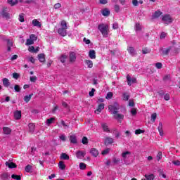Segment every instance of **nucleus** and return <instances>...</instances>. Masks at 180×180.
<instances>
[{
    "label": "nucleus",
    "instance_id": "f257e3e1",
    "mask_svg": "<svg viewBox=\"0 0 180 180\" xmlns=\"http://www.w3.org/2000/svg\"><path fill=\"white\" fill-rule=\"evenodd\" d=\"M98 29L103 37L109 36V25L108 24H100Z\"/></svg>",
    "mask_w": 180,
    "mask_h": 180
},
{
    "label": "nucleus",
    "instance_id": "f03ea898",
    "mask_svg": "<svg viewBox=\"0 0 180 180\" xmlns=\"http://www.w3.org/2000/svg\"><path fill=\"white\" fill-rule=\"evenodd\" d=\"M61 27L58 30V33L62 37H65L67 36V22L65 20H62L60 22Z\"/></svg>",
    "mask_w": 180,
    "mask_h": 180
},
{
    "label": "nucleus",
    "instance_id": "7ed1b4c3",
    "mask_svg": "<svg viewBox=\"0 0 180 180\" xmlns=\"http://www.w3.org/2000/svg\"><path fill=\"white\" fill-rule=\"evenodd\" d=\"M108 110H110V112H112V115H115L116 113H118V112H119V105H117V103H115V105H108Z\"/></svg>",
    "mask_w": 180,
    "mask_h": 180
},
{
    "label": "nucleus",
    "instance_id": "20e7f679",
    "mask_svg": "<svg viewBox=\"0 0 180 180\" xmlns=\"http://www.w3.org/2000/svg\"><path fill=\"white\" fill-rule=\"evenodd\" d=\"M172 49V46H169L167 49L160 48L159 50V53L161 54V56H168V54H169V51H171Z\"/></svg>",
    "mask_w": 180,
    "mask_h": 180
},
{
    "label": "nucleus",
    "instance_id": "39448f33",
    "mask_svg": "<svg viewBox=\"0 0 180 180\" xmlns=\"http://www.w3.org/2000/svg\"><path fill=\"white\" fill-rule=\"evenodd\" d=\"M77 60V53L74 51H70L69 53V61L70 63H75Z\"/></svg>",
    "mask_w": 180,
    "mask_h": 180
},
{
    "label": "nucleus",
    "instance_id": "423d86ee",
    "mask_svg": "<svg viewBox=\"0 0 180 180\" xmlns=\"http://www.w3.org/2000/svg\"><path fill=\"white\" fill-rule=\"evenodd\" d=\"M127 81L129 86L131 85V84H137V79L135 77L131 78L129 75H127Z\"/></svg>",
    "mask_w": 180,
    "mask_h": 180
},
{
    "label": "nucleus",
    "instance_id": "0eeeda50",
    "mask_svg": "<svg viewBox=\"0 0 180 180\" xmlns=\"http://www.w3.org/2000/svg\"><path fill=\"white\" fill-rule=\"evenodd\" d=\"M114 119L116 120H119L120 123H122V120L124 119V115L123 114H119L118 112H116L115 114H112Z\"/></svg>",
    "mask_w": 180,
    "mask_h": 180
},
{
    "label": "nucleus",
    "instance_id": "6e6552de",
    "mask_svg": "<svg viewBox=\"0 0 180 180\" xmlns=\"http://www.w3.org/2000/svg\"><path fill=\"white\" fill-rule=\"evenodd\" d=\"M162 20L166 23H172V18L171 15L166 14L162 18Z\"/></svg>",
    "mask_w": 180,
    "mask_h": 180
},
{
    "label": "nucleus",
    "instance_id": "1a4fd4ad",
    "mask_svg": "<svg viewBox=\"0 0 180 180\" xmlns=\"http://www.w3.org/2000/svg\"><path fill=\"white\" fill-rule=\"evenodd\" d=\"M103 109H105V104L101 103L98 105L96 110L94 111V113H96V115H99V113H101V112H102Z\"/></svg>",
    "mask_w": 180,
    "mask_h": 180
},
{
    "label": "nucleus",
    "instance_id": "9d476101",
    "mask_svg": "<svg viewBox=\"0 0 180 180\" xmlns=\"http://www.w3.org/2000/svg\"><path fill=\"white\" fill-rule=\"evenodd\" d=\"M14 117L15 120H20V119H22V111L21 110L15 111Z\"/></svg>",
    "mask_w": 180,
    "mask_h": 180
},
{
    "label": "nucleus",
    "instance_id": "9b49d317",
    "mask_svg": "<svg viewBox=\"0 0 180 180\" xmlns=\"http://www.w3.org/2000/svg\"><path fill=\"white\" fill-rule=\"evenodd\" d=\"M101 127L105 133H110V129H109V126H108L107 123H102Z\"/></svg>",
    "mask_w": 180,
    "mask_h": 180
},
{
    "label": "nucleus",
    "instance_id": "f8f14e48",
    "mask_svg": "<svg viewBox=\"0 0 180 180\" xmlns=\"http://www.w3.org/2000/svg\"><path fill=\"white\" fill-rule=\"evenodd\" d=\"M86 154V153L85 152H82L81 150H78L77 153H76V157L77 158H79V159H82V158H84V157H85V155Z\"/></svg>",
    "mask_w": 180,
    "mask_h": 180
},
{
    "label": "nucleus",
    "instance_id": "ddd939ff",
    "mask_svg": "<svg viewBox=\"0 0 180 180\" xmlns=\"http://www.w3.org/2000/svg\"><path fill=\"white\" fill-rule=\"evenodd\" d=\"M6 166L8 167L10 169L17 168L18 167V165H15V163L13 162H6Z\"/></svg>",
    "mask_w": 180,
    "mask_h": 180
},
{
    "label": "nucleus",
    "instance_id": "4468645a",
    "mask_svg": "<svg viewBox=\"0 0 180 180\" xmlns=\"http://www.w3.org/2000/svg\"><path fill=\"white\" fill-rule=\"evenodd\" d=\"M69 140L72 144H77L78 143L77 140V136L75 135H70L69 137Z\"/></svg>",
    "mask_w": 180,
    "mask_h": 180
},
{
    "label": "nucleus",
    "instance_id": "2eb2a0df",
    "mask_svg": "<svg viewBox=\"0 0 180 180\" xmlns=\"http://www.w3.org/2000/svg\"><path fill=\"white\" fill-rule=\"evenodd\" d=\"M89 57H90V58H91V60H95V58H96V52H95V50L89 51Z\"/></svg>",
    "mask_w": 180,
    "mask_h": 180
},
{
    "label": "nucleus",
    "instance_id": "dca6fc26",
    "mask_svg": "<svg viewBox=\"0 0 180 180\" xmlns=\"http://www.w3.org/2000/svg\"><path fill=\"white\" fill-rule=\"evenodd\" d=\"M90 153L91 155H93V157H98V155H99V151H98L95 148H93L90 150Z\"/></svg>",
    "mask_w": 180,
    "mask_h": 180
},
{
    "label": "nucleus",
    "instance_id": "f3484780",
    "mask_svg": "<svg viewBox=\"0 0 180 180\" xmlns=\"http://www.w3.org/2000/svg\"><path fill=\"white\" fill-rule=\"evenodd\" d=\"M3 81V85L5 86V88H8L11 86V82H9V79L8 78H4L2 79Z\"/></svg>",
    "mask_w": 180,
    "mask_h": 180
},
{
    "label": "nucleus",
    "instance_id": "a211bd4d",
    "mask_svg": "<svg viewBox=\"0 0 180 180\" xmlns=\"http://www.w3.org/2000/svg\"><path fill=\"white\" fill-rule=\"evenodd\" d=\"M32 25L33 26H35L36 27H41V22L37 20V19H34L32 20Z\"/></svg>",
    "mask_w": 180,
    "mask_h": 180
},
{
    "label": "nucleus",
    "instance_id": "6ab92c4d",
    "mask_svg": "<svg viewBox=\"0 0 180 180\" xmlns=\"http://www.w3.org/2000/svg\"><path fill=\"white\" fill-rule=\"evenodd\" d=\"M112 143H113V139L110 137H106L105 139L104 144L105 146H108V145L112 144Z\"/></svg>",
    "mask_w": 180,
    "mask_h": 180
},
{
    "label": "nucleus",
    "instance_id": "aec40b11",
    "mask_svg": "<svg viewBox=\"0 0 180 180\" xmlns=\"http://www.w3.org/2000/svg\"><path fill=\"white\" fill-rule=\"evenodd\" d=\"M38 58L40 63H44L46 61V55H44V53L39 54Z\"/></svg>",
    "mask_w": 180,
    "mask_h": 180
},
{
    "label": "nucleus",
    "instance_id": "412c9836",
    "mask_svg": "<svg viewBox=\"0 0 180 180\" xmlns=\"http://www.w3.org/2000/svg\"><path fill=\"white\" fill-rule=\"evenodd\" d=\"M3 131L4 133V134H11V133H12V129H11V128L9 127H3Z\"/></svg>",
    "mask_w": 180,
    "mask_h": 180
},
{
    "label": "nucleus",
    "instance_id": "4be33fe9",
    "mask_svg": "<svg viewBox=\"0 0 180 180\" xmlns=\"http://www.w3.org/2000/svg\"><path fill=\"white\" fill-rule=\"evenodd\" d=\"M58 167L60 169H61L62 171H64V169H65V164H64V161L63 160L60 161L58 163Z\"/></svg>",
    "mask_w": 180,
    "mask_h": 180
},
{
    "label": "nucleus",
    "instance_id": "5701e85b",
    "mask_svg": "<svg viewBox=\"0 0 180 180\" xmlns=\"http://www.w3.org/2000/svg\"><path fill=\"white\" fill-rule=\"evenodd\" d=\"M60 160H70V156L65 153H62L60 154Z\"/></svg>",
    "mask_w": 180,
    "mask_h": 180
},
{
    "label": "nucleus",
    "instance_id": "b1692460",
    "mask_svg": "<svg viewBox=\"0 0 180 180\" xmlns=\"http://www.w3.org/2000/svg\"><path fill=\"white\" fill-rule=\"evenodd\" d=\"M33 96V94H30V95H28V96H25V97H24V101H25V102H26V103H28V102H30V99H32V97Z\"/></svg>",
    "mask_w": 180,
    "mask_h": 180
},
{
    "label": "nucleus",
    "instance_id": "393cba45",
    "mask_svg": "<svg viewBox=\"0 0 180 180\" xmlns=\"http://www.w3.org/2000/svg\"><path fill=\"white\" fill-rule=\"evenodd\" d=\"M102 15L103 16H109V15H110V11H109V9L105 8L102 11Z\"/></svg>",
    "mask_w": 180,
    "mask_h": 180
},
{
    "label": "nucleus",
    "instance_id": "a878e982",
    "mask_svg": "<svg viewBox=\"0 0 180 180\" xmlns=\"http://www.w3.org/2000/svg\"><path fill=\"white\" fill-rule=\"evenodd\" d=\"M28 127H29V130L30 131V133H33V131H34V129H35V125L33 123H30L28 124Z\"/></svg>",
    "mask_w": 180,
    "mask_h": 180
},
{
    "label": "nucleus",
    "instance_id": "bb28decb",
    "mask_svg": "<svg viewBox=\"0 0 180 180\" xmlns=\"http://www.w3.org/2000/svg\"><path fill=\"white\" fill-rule=\"evenodd\" d=\"M145 178L147 179V180H154L155 179V176L154 174H145Z\"/></svg>",
    "mask_w": 180,
    "mask_h": 180
},
{
    "label": "nucleus",
    "instance_id": "cd10ccee",
    "mask_svg": "<svg viewBox=\"0 0 180 180\" xmlns=\"http://www.w3.org/2000/svg\"><path fill=\"white\" fill-rule=\"evenodd\" d=\"M161 15H162V13L160 11H156L155 12V13L153 15V18H160V16H161Z\"/></svg>",
    "mask_w": 180,
    "mask_h": 180
},
{
    "label": "nucleus",
    "instance_id": "c85d7f7f",
    "mask_svg": "<svg viewBox=\"0 0 180 180\" xmlns=\"http://www.w3.org/2000/svg\"><path fill=\"white\" fill-rule=\"evenodd\" d=\"M85 63L89 68H92V67H94V63L92 60H86Z\"/></svg>",
    "mask_w": 180,
    "mask_h": 180
},
{
    "label": "nucleus",
    "instance_id": "c756f323",
    "mask_svg": "<svg viewBox=\"0 0 180 180\" xmlns=\"http://www.w3.org/2000/svg\"><path fill=\"white\" fill-rule=\"evenodd\" d=\"M1 15L3 18H6V19H9V13H6V11L3 10L1 12Z\"/></svg>",
    "mask_w": 180,
    "mask_h": 180
},
{
    "label": "nucleus",
    "instance_id": "7c9ffc66",
    "mask_svg": "<svg viewBox=\"0 0 180 180\" xmlns=\"http://www.w3.org/2000/svg\"><path fill=\"white\" fill-rule=\"evenodd\" d=\"M128 53L131 54V56H134V48L129 46L127 48Z\"/></svg>",
    "mask_w": 180,
    "mask_h": 180
},
{
    "label": "nucleus",
    "instance_id": "2f4dec72",
    "mask_svg": "<svg viewBox=\"0 0 180 180\" xmlns=\"http://www.w3.org/2000/svg\"><path fill=\"white\" fill-rule=\"evenodd\" d=\"M8 4L11 6H15L18 4V0H8Z\"/></svg>",
    "mask_w": 180,
    "mask_h": 180
},
{
    "label": "nucleus",
    "instance_id": "473e14b6",
    "mask_svg": "<svg viewBox=\"0 0 180 180\" xmlns=\"http://www.w3.org/2000/svg\"><path fill=\"white\" fill-rule=\"evenodd\" d=\"M131 153L130 151H126L122 153V157L124 159L127 158V155H130Z\"/></svg>",
    "mask_w": 180,
    "mask_h": 180
},
{
    "label": "nucleus",
    "instance_id": "72a5a7b5",
    "mask_svg": "<svg viewBox=\"0 0 180 180\" xmlns=\"http://www.w3.org/2000/svg\"><path fill=\"white\" fill-rule=\"evenodd\" d=\"M26 46H32V44H34V41L33 39H27L25 43Z\"/></svg>",
    "mask_w": 180,
    "mask_h": 180
},
{
    "label": "nucleus",
    "instance_id": "f704fd0d",
    "mask_svg": "<svg viewBox=\"0 0 180 180\" xmlns=\"http://www.w3.org/2000/svg\"><path fill=\"white\" fill-rule=\"evenodd\" d=\"M59 60L60 63H65V60H67V55H61V56L59 58Z\"/></svg>",
    "mask_w": 180,
    "mask_h": 180
},
{
    "label": "nucleus",
    "instance_id": "c9c22d12",
    "mask_svg": "<svg viewBox=\"0 0 180 180\" xmlns=\"http://www.w3.org/2000/svg\"><path fill=\"white\" fill-rule=\"evenodd\" d=\"M11 178L12 179L22 180V176H20V175L12 174Z\"/></svg>",
    "mask_w": 180,
    "mask_h": 180
},
{
    "label": "nucleus",
    "instance_id": "e433bc0d",
    "mask_svg": "<svg viewBox=\"0 0 180 180\" xmlns=\"http://www.w3.org/2000/svg\"><path fill=\"white\" fill-rule=\"evenodd\" d=\"M9 179V174L8 173H4L1 174V179L6 180Z\"/></svg>",
    "mask_w": 180,
    "mask_h": 180
},
{
    "label": "nucleus",
    "instance_id": "4c0bfd02",
    "mask_svg": "<svg viewBox=\"0 0 180 180\" xmlns=\"http://www.w3.org/2000/svg\"><path fill=\"white\" fill-rule=\"evenodd\" d=\"M18 20H19V22H25V14H23V13L20 14Z\"/></svg>",
    "mask_w": 180,
    "mask_h": 180
},
{
    "label": "nucleus",
    "instance_id": "58836bf2",
    "mask_svg": "<svg viewBox=\"0 0 180 180\" xmlns=\"http://www.w3.org/2000/svg\"><path fill=\"white\" fill-rule=\"evenodd\" d=\"M130 96L127 94V93H123V100L124 101H129Z\"/></svg>",
    "mask_w": 180,
    "mask_h": 180
},
{
    "label": "nucleus",
    "instance_id": "ea45409f",
    "mask_svg": "<svg viewBox=\"0 0 180 180\" xmlns=\"http://www.w3.org/2000/svg\"><path fill=\"white\" fill-rule=\"evenodd\" d=\"M82 144L86 145L88 144V138L86 136H84L82 139Z\"/></svg>",
    "mask_w": 180,
    "mask_h": 180
},
{
    "label": "nucleus",
    "instance_id": "a19ab883",
    "mask_svg": "<svg viewBox=\"0 0 180 180\" xmlns=\"http://www.w3.org/2000/svg\"><path fill=\"white\" fill-rule=\"evenodd\" d=\"M30 39L31 40H32L33 41H36V40H37V36H36L34 34H32L30 36Z\"/></svg>",
    "mask_w": 180,
    "mask_h": 180
},
{
    "label": "nucleus",
    "instance_id": "79ce46f5",
    "mask_svg": "<svg viewBox=\"0 0 180 180\" xmlns=\"http://www.w3.org/2000/svg\"><path fill=\"white\" fill-rule=\"evenodd\" d=\"M55 118L54 117H51L49 119L46 120V124H51L53 122H54Z\"/></svg>",
    "mask_w": 180,
    "mask_h": 180
},
{
    "label": "nucleus",
    "instance_id": "37998d69",
    "mask_svg": "<svg viewBox=\"0 0 180 180\" xmlns=\"http://www.w3.org/2000/svg\"><path fill=\"white\" fill-rule=\"evenodd\" d=\"M135 30H136V32H140V31H141V25H140V24H139V23H136V27H135Z\"/></svg>",
    "mask_w": 180,
    "mask_h": 180
},
{
    "label": "nucleus",
    "instance_id": "c03bdc74",
    "mask_svg": "<svg viewBox=\"0 0 180 180\" xmlns=\"http://www.w3.org/2000/svg\"><path fill=\"white\" fill-rule=\"evenodd\" d=\"M155 119H157V113H153L151 115L152 123H154V122H155Z\"/></svg>",
    "mask_w": 180,
    "mask_h": 180
},
{
    "label": "nucleus",
    "instance_id": "a18cd8bd",
    "mask_svg": "<svg viewBox=\"0 0 180 180\" xmlns=\"http://www.w3.org/2000/svg\"><path fill=\"white\" fill-rule=\"evenodd\" d=\"M79 168H80V169H82V170L86 169V165L85 163H84V162H81L79 164Z\"/></svg>",
    "mask_w": 180,
    "mask_h": 180
},
{
    "label": "nucleus",
    "instance_id": "49530a36",
    "mask_svg": "<svg viewBox=\"0 0 180 180\" xmlns=\"http://www.w3.org/2000/svg\"><path fill=\"white\" fill-rule=\"evenodd\" d=\"M110 151V148H106L105 150H104L101 152V154H102V155H106V154H109Z\"/></svg>",
    "mask_w": 180,
    "mask_h": 180
},
{
    "label": "nucleus",
    "instance_id": "de8ad7c7",
    "mask_svg": "<svg viewBox=\"0 0 180 180\" xmlns=\"http://www.w3.org/2000/svg\"><path fill=\"white\" fill-rule=\"evenodd\" d=\"M112 98H113V93L112 92H108L107 94V96L105 97L106 99H112Z\"/></svg>",
    "mask_w": 180,
    "mask_h": 180
},
{
    "label": "nucleus",
    "instance_id": "09e8293b",
    "mask_svg": "<svg viewBox=\"0 0 180 180\" xmlns=\"http://www.w3.org/2000/svg\"><path fill=\"white\" fill-rule=\"evenodd\" d=\"M32 165H27L26 167H25V172H30V171L32 170Z\"/></svg>",
    "mask_w": 180,
    "mask_h": 180
},
{
    "label": "nucleus",
    "instance_id": "8fccbe9b",
    "mask_svg": "<svg viewBox=\"0 0 180 180\" xmlns=\"http://www.w3.org/2000/svg\"><path fill=\"white\" fill-rule=\"evenodd\" d=\"M131 114L132 115V116H136V115H137V109L131 108Z\"/></svg>",
    "mask_w": 180,
    "mask_h": 180
},
{
    "label": "nucleus",
    "instance_id": "3c124183",
    "mask_svg": "<svg viewBox=\"0 0 180 180\" xmlns=\"http://www.w3.org/2000/svg\"><path fill=\"white\" fill-rule=\"evenodd\" d=\"M158 161L162 159V152H158L157 155Z\"/></svg>",
    "mask_w": 180,
    "mask_h": 180
},
{
    "label": "nucleus",
    "instance_id": "603ef678",
    "mask_svg": "<svg viewBox=\"0 0 180 180\" xmlns=\"http://www.w3.org/2000/svg\"><path fill=\"white\" fill-rule=\"evenodd\" d=\"M145 131H144V130H141V129H136V131H135V134H137V135H139V134H143V133H145Z\"/></svg>",
    "mask_w": 180,
    "mask_h": 180
},
{
    "label": "nucleus",
    "instance_id": "864d4df0",
    "mask_svg": "<svg viewBox=\"0 0 180 180\" xmlns=\"http://www.w3.org/2000/svg\"><path fill=\"white\" fill-rule=\"evenodd\" d=\"M13 42L11 41L10 39H7V47H13Z\"/></svg>",
    "mask_w": 180,
    "mask_h": 180
},
{
    "label": "nucleus",
    "instance_id": "5fc2aeb1",
    "mask_svg": "<svg viewBox=\"0 0 180 180\" xmlns=\"http://www.w3.org/2000/svg\"><path fill=\"white\" fill-rule=\"evenodd\" d=\"M14 89H15V92H20V86L15 84L14 86Z\"/></svg>",
    "mask_w": 180,
    "mask_h": 180
},
{
    "label": "nucleus",
    "instance_id": "6e6d98bb",
    "mask_svg": "<svg viewBox=\"0 0 180 180\" xmlns=\"http://www.w3.org/2000/svg\"><path fill=\"white\" fill-rule=\"evenodd\" d=\"M30 81L31 82H36V81H37V77H36V76L30 77Z\"/></svg>",
    "mask_w": 180,
    "mask_h": 180
},
{
    "label": "nucleus",
    "instance_id": "4d7b16f0",
    "mask_svg": "<svg viewBox=\"0 0 180 180\" xmlns=\"http://www.w3.org/2000/svg\"><path fill=\"white\" fill-rule=\"evenodd\" d=\"M155 67H156V68H158V70H161V68H162V63H157L155 64Z\"/></svg>",
    "mask_w": 180,
    "mask_h": 180
},
{
    "label": "nucleus",
    "instance_id": "13d9d810",
    "mask_svg": "<svg viewBox=\"0 0 180 180\" xmlns=\"http://www.w3.org/2000/svg\"><path fill=\"white\" fill-rule=\"evenodd\" d=\"M115 11L117 13H119V11H120V6L117 4L115 5L114 6Z\"/></svg>",
    "mask_w": 180,
    "mask_h": 180
},
{
    "label": "nucleus",
    "instance_id": "bf43d9fd",
    "mask_svg": "<svg viewBox=\"0 0 180 180\" xmlns=\"http://www.w3.org/2000/svg\"><path fill=\"white\" fill-rule=\"evenodd\" d=\"M62 106H63V108H65V109H70V106H68V104L65 101L62 102Z\"/></svg>",
    "mask_w": 180,
    "mask_h": 180
},
{
    "label": "nucleus",
    "instance_id": "052dcab7",
    "mask_svg": "<svg viewBox=\"0 0 180 180\" xmlns=\"http://www.w3.org/2000/svg\"><path fill=\"white\" fill-rule=\"evenodd\" d=\"M112 162H113L115 164H119V162H120V159L116 158H113Z\"/></svg>",
    "mask_w": 180,
    "mask_h": 180
},
{
    "label": "nucleus",
    "instance_id": "680f3d73",
    "mask_svg": "<svg viewBox=\"0 0 180 180\" xmlns=\"http://www.w3.org/2000/svg\"><path fill=\"white\" fill-rule=\"evenodd\" d=\"M142 53L143 54H148V53H150V51L147 49V48H143L142 49Z\"/></svg>",
    "mask_w": 180,
    "mask_h": 180
},
{
    "label": "nucleus",
    "instance_id": "e2e57ef3",
    "mask_svg": "<svg viewBox=\"0 0 180 180\" xmlns=\"http://www.w3.org/2000/svg\"><path fill=\"white\" fill-rule=\"evenodd\" d=\"M28 51H30V53H34V46H29Z\"/></svg>",
    "mask_w": 180,
    "mask_h": 180
},
{
    "label": "nucleus",
    "instance_id": "0e129e2a",
    "mask_svg": "<svg viewBox=\"0 0 180 180\" xmlns=\"http://www.w3.org/2000/svg\"><path fill=\"white\" fill-rule=\"evenodd\" d=\"M20 75L18 73H16V72L13 73V78H14V79H18Z\"/></svg>",
    "mask_w": 180,
    "mask_h": 180
},
{
    "label": "nucleus",
    "instance_id": "69168bd1",
    "mask_svg": "<svg viewBox=\"0 0 180 180\" xmlns=\"http://www.w3.org/2000/svg\"><path fill=\"white\" fill-rule=\"evenodd\" d=\"M164 99H165V101H169V99H171V97L169 96V94H166L164 96Z\"/></svg>",
    "mask_w": 180,
    "mask_h": 180
},
{
    "label": "nucleus",
    "instance_id": "338daca9",
    "mask_svg": "<svg viewBox=\"0 0 180 180\" xmlns=\"http://www.w3.org/2000/svg\"><path fill=\"white\" fill-rule=\"evenodd\" d=\"M61 8V4L57 3L54 5V9H60Z\"/></svg>",
    "mask_w": 180,
    "mask_h": 180
},
{
    "label": "nucleus",
    "instance_id": "774afa93",
    "mask_svg": "<svg viewBox=\"0 0 180 180\" xmlns=\"http://www.w3.org/2000/svg\"><path fill=\"white\" fill-rule=\"evenodd\" d=\"M172 162L174 165H176V166H179L180 165V161L179 160H174V161H172Z\"/></svg>",
    "mask_w": 180,
    "mask_h": 180
}]
</instances>
